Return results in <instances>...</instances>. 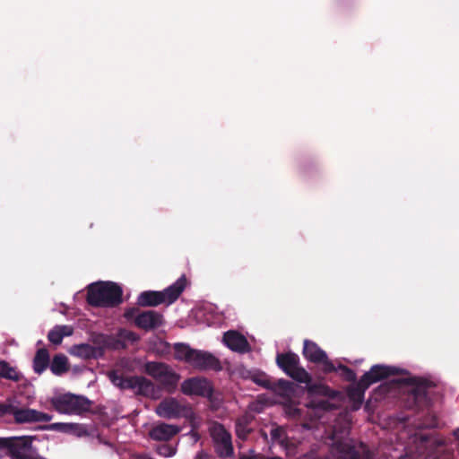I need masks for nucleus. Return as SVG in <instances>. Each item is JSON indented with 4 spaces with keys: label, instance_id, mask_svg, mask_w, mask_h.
Returning <instances> with one entry per match:
<instances>
[{
    "label": "nucleus",
    "instance_id": "1",
    "mask_svg": "<svg viewBox=\"0 0 459 459\" xmlns=\"http://www.w3.org/2000/svg\"><path fill=\"white\" fill-rule=\"evenodd\" d=\"M86 301L94 307H116L123 302V290L113 281H99L87 287Z\"/></svg>",
    "mask_w": 459,
    "mask_h": 459
},
{
    "label": "nucleus",
    "instance_id": "2",
    "mask_svg": "<svg viewBox=\"0 0 459 459\" xmlns=\"http://www.w3.org/2000/svg\"><path fill=\"white\" fill-rule=\"evenodd\" d=\"M410 389L407 394V405L410 408L421 410L430 406L436 394V384L423 377H410L407 379Z\"/></svg>",
    "mask_w": 459,
    "mask_h": 459
},
{
    "label": "nucleus",
    "instance_id": "3",
    "mask_svg": "<svg viewBox=\"0 0 459 459\" xmlns=\"http://www.w3.org/2000/svg\"><path fill=\"white\" fill-rule=\"evenodd\" d=\"M109 381L121 390H134L136 394L150 396L154 391L152 381L144 377L133 376L126 377L119 370H110L108 372Z\"/></svg>",
    "mask_w": 459,
    "mask_h": 459
},
{
    "label": "nucleus",
    "instance_id": "4",
    "mask_svg": "<svg viewBox=\"0 0 459 459\" xmlns=\"http://www.w3.org/2000/svg\"><path fill=\"white\" fill-rule=\"evenodd\" d=\"M31 436L2 437L3 451L11 459H37V450L32 446Z\"/></svg>",
    "mask_w": 459,
    "mask_h": 459
},
{
    "label": "nucleus",
    "instance_id": "5",
    "mask_svg": "<svg viewBox=\"0 0 459 459\" xmlns=\"http://www.w3.org/2000/svg\"><path fill=\"white\" fill-rule=\"evenodd\" d=\"M276 364L287 376L299 383L308 384L312 380L310 374L300 366L299 356L292 351L278 353Z\"/></svg>",
    "mask_w": 459,
    "mask_h": 459
},
{
    "label": "nucleus",
    "instance_id": "6",
    "mask_svg": "<svg viewBox=\"0 0 459 459\" xmlns=\"http://www.w3.org/2000/svg\"><path fill=\"white\" fill-rule=\"evenodd\" d=\"M212 444L214 452L221 458H228L233 455L231 434L219 422H214L209 429Z\"/></svg>",
    "mask_w": 459,
    "mask_h": 459
},
{
    "label": "nucleus",
    "instance_id": "7",
    "mask_svg": "<svg viewBox=\"0 0 459 459\" xmlns=\"http://www.w3.org/2000/svg\"><path fill=\"white\" fill-rule=\"evenodd\" d=\"M52 405L63 413L80 414L90 411L91 403L84 396L65 394L52 399Z\"/></svg>",
    "mask_w": 459,
    "mask_h": 459
},
{
    "label": "nucleus",
    "instance_id": "8",
    "mask_svg": "<svg viewBox=\"0 0 459 459\" xmlns=\"http://www.w3.org/2000/svg\"><path fill=\"white\" fill-rule=\"evenodd\" d=\"M156 413L165 419L188 418L193 414L191 407L174 397L163 399L156 408Z\"/></svg>",
    "mask_w": 459,
    "mask_h": 459
},
{
    "label": "nucleus",
    "instance_id": "9",
    "mask_svg": "<svg viewBox=\"0 0 459 459\" xmlns=\"http://www.w3.org/2000/svg\"><path fill=\"white\" fill-rule=\"evenodd\" d=\"M302 354L308 361L316 364H321V370L325 374L335 372L337 370V368L328 359L326 352L313 341H304Z\"/></svg>",
    "mask_w": 459,
    "mask_h": 459
},
{
    "label": "nucleus",
    "instance_id": "10",
    "mask_svg": "<svg viewBox=\"0 0 459 459\" xmlns=\"http://www.w3.org/2000/svg\"><path fill=\"white\" fill-rule=\"evenodd\" d=\"M181 392L186 395L210 397L212 394L211 383L204 377H190L181 384Z\"/></svg>",
    "mask_w": 459,
    "mask_h": 459
},
{
    "label": "nucleus",
    "instance_id": "11",
    "mask_svg": "<svg viewBox=\"0 0 459 459\" xmlns=\"http://www.w3.org/2000/svg\"><path fill=\"white\" fill-rule=\"evenodd\" d=\"M189 365L198 370L219 371L221 369V362L215 356L200 350L195 351Z\"/></svg>",
    "mask_w": 459,
    "mask_h": 459
},
{
    "label": "nucleus",
    "instance_id": "12",
    "mask_svg": "<svg viewBox=\"0 0 459 459\" xmlns=\"http://www.w3.org/2000/svg\"><path fill=\"white\" fill-rule=\"evenodd\" d=\"M12 415L17 423H31V422H48L52 420V415L48 413L30 409H19L13 406Z\"/></svg>",
    "mask_w": 459,
    "mask_h": 459
},
{
    "label": "nucleus",
    "instance_id": "13",
    "mask_svg": "<svg viewBox=\"0 0 459 459\" xmlns=\"http://www.w3.org/2000/svg\"><path fill=\"white\" fill-rule=\"evenodd\" d=\"M135 325L146 332L159 328L164 324L163 315L155 310H147L141 313L134 318Z\"/></svg>",
    "mask_w": 459,
    "mask_h": 459
},
{
    "label": "nucleus",
    "instance_id": "14",
    "mask_svg": "<svg viewBox=\"0 0 459 459\" xmlns=\"http://www.w3.org/2000/svg\"><path fill=\"white\" fill-rule=\"evenodd\" d=\"M399 369L395 367L385 365H374L369 371L366 372L361 377L368 383L369 385L385 379L391 376L398 375Z\"/></svg>",
    "mask_w": 459,
    "mask_h": 459
},
{
    "label": "nucleus",
    "instance_id": "15",
    "mask_svg": "<svg viewBox=\"0 0 459 459\" xmlns=\"http://www.w3.org/2000/svg\"><path fill=\"white\" fill-rule=\"evenodd\" d=\"M224 344L233 351L246 353L250 351L247 338L240 333L230 330L223 334Z\"/></svg>",
    "mask_w": 459,
    "mask_h": 459
},
{
    "label": "nucleus",
    "instance_id": "16",
    "mask_svg": "<svg viewBox=\"0 0 459 459\" xmlns=\"http://www.w3.org/2000/svg\"><path fill=\"white\" fill-rule=\"evenodd\" d=\"M70 354L83 359H91L102 357L103 351L101 347H94L89 343H81L72 346Z\"/></svg>",
    "mask_w": 459,
    "mask_h": 459
},
{
    "label": "nucleus",
    "instance_id": "17",
    "mask_svg": "<svg viewBox=\"0 0 459 459\" xmlns=\"http://www.w3.org/2000/svg\"><path fill=\"white\" fill-rule=\"evenodd\" d=\"M187 284V279L185 274L181 275L173 284L160 291L163 295L165 304L174 303L184 291Z\"/></svg>",
    "mask_w": 459,
    "mask_h": 459
},
{
    "label": "nucleus",
    "instance_id": "18",
    "mask_svg": "<svg viewBox=\"0 0 459 459\" xmlns=\"http://www.w3.org/2000/svg\"><path fill=\"white\" fill-rule=\"evenodd\" d=\"M180 431V429L172 424L160 423L150 430V437L153 440L167 441Z\"/></svg>",
    "mask_w": 459,
    "mask_h": 459
},
{
    "label": "nucleus",
    "instance_id": "19",
    "mask_svg": "<svg viewBox=\"0 0 459 459\" xmlns=\"http://www.w3.org/2000/svg\"><path fill=\"white\" fill-rule=\"evenodd\" d=\"M337 448L346 459H374V455L365 446L357 449L349 444L339 443Z\"/></svg>",
    "mask_w": 459,
    "mask_h": 459
},
{
    "label": "nucleus",
    "instance_id": "20",
    "mask_svg": "<svg viewBox=\"0 0 459 459\" xmlns=\"http://www.w3.org/2000/svg\"><path fill=\"white\" fill-rule=\"evenodd\" d=\"M255 417L251 413H245L239 416L235 422V431L238 438L247 440L249 434L253 431L251 427Z\"/></svg>",
    "mask_w": 459,
    "mask_h": 459
},
{
    "label": "nucleus",
    "instance_id": "21",
    "mask_svg": "<svg viewBox=\"0 0 459 459\" xmlns=\"http://www.w3.org/2000/svg\"><path fill=\"white\" fill-rule=\"evenodd\" d=\"M163 295L160 291L145 290L139 294L137 305L140 307H157L165 304Z\"/></svg>",
    "mask_w": 459,
    "mask_h": 459
},
{
    "label": "nucleus",
    "instance_id": "22",
    "mask_svg": "<svg viewBox=\"0 0 459 459\" xmlns=\"http://www.w3.org/2000/svg\"><path fill=\"white\" fill-rule=\"evenodd\" d=\"M50 366V356L48 349H39L33 358V370L41 375Z\"/></svg>",
    "mask_w": 459,
    "mask_h": 459
},
{
    "label": "nucleus",
    "instance_id": "23",
    "mask_svg": "<svg viewBox=\"0 0 459 459\" xmlns=\"http://www.w3.org/2000/svg\"><path fill=\"white\" fill-rule=\"evenodd\" d=\"M369 386L368 383L360 377L358 382L348 387L347 394L353 402L362 403L365 392Z\"/></svg>",
    "mask_w": 459,
    "mask_h": 459
},
{
    "label": "nucleus",
    "instance_id": "24",
    "mask_svg": "<svg viewBox=\"0 0 459 459\" xmlns=\"http://www.w3.org/2000/svg\"><path fill=\"white\" fill-rule=\"evenodd\" d=\"M169 368L170 367L166 363L158 361H148L144 365L145 373L157 382H159L162 377H165V374Z\"/></svg>",
    "mask_w": 459,
    "mask_h": 459
},
{
    "label": "nucleus",
    "instance_id": "25",
    "mask_svg": "<svg viewBox=\"0 0 459 459\" xmlns=\"http://www.w3.org/2000/svg\"><path fill=\"white\" fill-rule=\"evenodd\" d=\"M74 333V330L69 325H56L48 333V341L55 344L59 345L62 343L65 336H70Z\"/></svg>",
    "mask_w": 459,
    "mask_h": 459
},
{
    "label": "nucleus",
    "instance_id": "26",
    "mask_svg": "<svg viewBox=\"0 0 459 459\" xmlns=\"http://www.w3.org/2000/svg\"><path fill=\"white\" fill-rule=\"evenodd\" d=\"M49 368L54 375L62 376L70 368L67 357L63 353L56 354L50 362Z\"/></svg>",
    "mask_w": 459,
    "mask_h": 459
},
{
    "label": "nucleus",
    "instance_id": "27",
    "mask_svg": "<svg viewBox=\"0 0 459 459\" xmlns=\"http://www.w3.org/2000/svg\"><path fill=\"white\" fill-rule=\"evenodd\" d=\"M195 349H192L188 344L178 342L174 344V358L179 361H185L190 364Z\"/></svg>",
    "mask_w": 459,
    "mask_h": 459
},
{
    "label": "nucleus",
    "instance_id": "28",
    "mask_svg": "<svg viewBox=\"0 0 459 459\" xmlns=\"http://www.w3.org/2000/svg\"><path fill=\"white\" fill-rule=\"evenodd\" d=\"M179 379L180 375L170 368L165 374V377H162V378L158 383L167 392L172 393L176 390Z\"/></svg>",
    "mask_w": 459,
    "mask_h": 459
},
{
    "label": "nucleus",
    "instance_id": "29",
    "mask_svg": "<svg viewBox=\"0 0 459 459\" xmlns=\"http://www.w3.org/2000/svg\"><path fill=\"white\" fill-rule=\"evenodd\" d=\"M307 390L309 394H321L329 398H335L338 392L331 389L328 385L324 384H307Z\"/></svg>",
    "mask_w": 459,
    "mask_h": 459
},
{
    "label": "nucleus",
    "instance_id": "30",
    "mask_svg": "<svg viewBox=\"0 0 459 459\" xmlns=\"http://www.w3.org/2000/svg\"><path fill=\"white\" fill-rule=\"evenodd\" d=\"M270 436L273 442H277L289 449L287 432L282 426L274 425L270 431ZM288 453H290V450H288Z\"/></svg>",
    "mask_w": 459,
    "mask_h": 459
},
{
    "label": "nucleus",
    "instance_id": "31",
    "mask_svg": "<svg viewBox=\"0 0 459 459\" xmlns=\"http://www.w3.org/2000/svg\"><path fill=\"white\" fill-rule=\"evenodd\" d=\"M43 429L56 430L65 433L77 432L79 435L83 427L76 423H53L48 426L42 427Z\"/></svg>",
    "mask_w": 459,
    "mask_h": 459
},
{
    "label": "nucleus",
    "instance_id": "32",
    "mask_svg": "<svg viewBox=\"0 0 459 459\" xmlns=\"http://www.w3.org/2000/svg\"><path fill=\"white\" fill-rule=\"evenodd\" d=\"M21 374L16 370L15 368L12 367L8 362L0 360V377L19 381L21 379Z\"/></svg>",
    "mask_w": 459,
    "mask_h": 459
},
{
    "label": "nucleus",
    "instance_id": "33",
    "mask_svg": "<svg viewBox=\"0 0 459 459\" xmlns=\"http://www.w3.org/2000/svg\"><path fill=\"white\" fill-rule=\"evenodd\" d=\"M250 379L256 384L267 390L274 389L275 385L270 380V377L262 371H255L251 374Z\"/></svg>",
    "mask_w": 459,
    "mask_h": 459
},
{
    "label": "nucleus",
    "instance_id": "34",
    "mask_svg": "<svg viewBox=\"0 0 459 459\" xmlns=\"http://www.w3.org/2000/svg\"><path fill=\"white\" fill-rule=\"evenodd\" d=\"M117 336L119 337L120 340H115V344L117 345L118 348L126 347L123 342H129L131 343H134L138 342L140 339L139 335L136 333L127 329H120Z\"/></svg>",
    "mask_w": 459,
    "mask_h": 459
},
{
    "label": "nucleus",
    "instance_id": "35",
    "mask_svg": "<svg viewBox=\"0 0 459 459\" xmlns=\"http://www.w3.org/2000/svg\"><path fill=\"white\" fill-rule=\"evenodd\" d=\"M92 342L94 343V347H101L103 353L105 352V349L107 348H118L117 345L115 344V339L111 336L105 334H98L93 337Z\"/></svg>",
    "mask_w": 459,
    "mask_h": 459
},
{
    "label": "nucleus",
    "instance_id": "36",
    "mask_svg": "<svg viewBox=\"0 0 459 459\" xmlns=\"http://www.w3.org/2000/svg\"><path fill=\"white\" fill-rule=\"evenodd\" d=\"M273 385H275V388L270 389L273 392L281 391L282 393H288L292 390V383L285 379H279L277 382H273Z\"/></svg>",
    "mask_w": 459,
    "mask_h": 459
},
{
    "label": "nucleus",
    "instance_id": "37",
    "mask_svg": "<svg viewBox=\"0 0 459 459\" xmlns=\"http://www.w3.org/2000/svg\"><path fill=\"white\" fill-rule=\"evenodd\" d=\"M338 368L342 371V377L349 382H356L357 376L354 370L345 365H339Z\"/></svg>",
    "mask_w": 459,
    "mask_h": 459
},
{
    "label": "nucleus",
    "instance_id": "38",
    "mask_svg": "<svg viewBox=\"0 0 459 459\" xmlns=\"http://www.w3.org/2000/svg\"><path fill=\"white\" fill-rule=\"evenodd\" d=\"M157 453L161 456L169 457L175 454V449L169 445H160L157 447Z\"/></svg>",
    "mask_w": 459,
    "mask_h": 459
},
{
    "label": "nucleus",
    "instance_id": "39",
    "mask_svg": "<svg viewBox=\"0 0 459 459\" xmlns=\"http://www.w3.org/2000/svg\"><path fill=\"white\" fill-rule=\"evenodd\" d=\"M315 407L317 409L324 410V411H332V410L335 409V406L332 403H330L329 401H327L325 399L318 401L316 403V404L315 405Z\"/></svg>",
    "mask_w": 459,
    "mask_h": 459
},
{
    "label": "nucleus",
    "instance_id": "40",
    "mask_svg": "<svg viewBox=\"0 0 459 459\" xmlns=\"http://www.w3.org/2000/svg\"><path fill=\"white\" fill-rule=\"evenodd\" d=\"M13 405L0 403V416L13 413Z\"/></svg>",
    "mask_w": 459,
    "mask_h": 459
},
{
    "label": "nucleus",
    "instance_id": "41",
    "mask_svg": "<svg viewBox=\"0 0 459 459\" xmlns=\"http://www.w3.org/2000/svg\"><path fill=\"white\" fill-rule=\"evenodd\" d=\"M137 312H138V308L130 307L126 310L124 316L128 320H131V319L134 320L135 316L138 315Z\"/></svg>",
    "mask_w": 459,
    "mask_h": 459
},
{
    "label": "nucleus",
    "instance_id": "42",
    "mask_svg": "<svg viewBox=\"0 0 459 459\" xmlns=\"http://www.w3.org/2000/svg\"><path fill=\"white\" fill-rule=\"evenodd\" d=\"M268 459H282L280 456H273L269 457ZM298 459H318L316 455L314 452L307 453L301 456H299Z\"/></svg>",
    "mask_w": 459,
    "mask_h": 459
}]
</instances>
